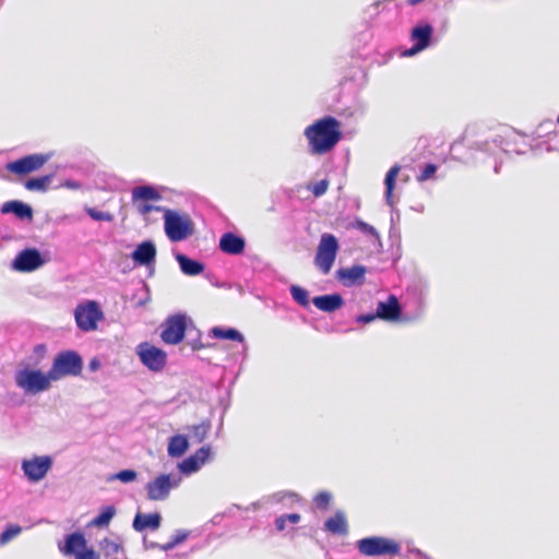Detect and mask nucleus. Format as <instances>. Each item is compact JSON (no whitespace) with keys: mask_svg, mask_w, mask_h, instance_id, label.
<instances>
[{"mask_svg":"<svg viewBox=\"0 0 559 559\" xmlns=\"http://www.w3.org/2000/svg\"><path fill=\"white\" fill-rule=\"evenodd\" d=\"M312 155H323L332 151L342 138L341 123L334 117H324L305 129Z\"/></svg>","mask_w":559,"mask_h":559,"instance_id":"f257e3e1","label":"nucleus"},{"mask_svg":"<svg viewBox=\"0 0 559 559\" xmlns=\"http://www.w3.org/2000/svg\"><path fill=\"white\" fill-rule=\"evenodd\" d=\"M83 361L74 350H64L56 355L52 366L49 369L50 378L57 381L68 376H79L82 372Z\"/></svg>","mask_w":559,"mask_h":559,"instance_id":"f03ea898","label":"nucleus"},{"mask_svg":"<svg viewBox=\"0 0 559 559\" xmlns=\"http://www.w3.org/2000/svg\"><path fill=\"white\" fill-rule=\"evenodd\" d=\"M165 233L169 240L177 242L187 239L193 234L191 219L186 215H179L171 210H164Z\"/></svg>","mask_w":559,"mask_h":559,"instance_id":"7ed1b4c3","label":"nucleus"},{"mask_svg":"<svg viewBox=\"0 0 559 559\" xmlns=\"http://www.w3.org/2000/svg\"><path fill=\"white\" fill-rule=\"evenodd\" d=\"M338 249V241L334 235L325 233L321 236L314 257V264L323 274L326 275L331 272Z\"/></svg>","mask_w":559,"mask_h":559,"instance_id":"20e7f679","label":"nucleus"},{"mask_svg":"<svg viewBox=\"0 0 559 559\" xmlns=\"http://www.w3.org/2000/svg\"><path fill=\"white\" fill-rule=\"evenodd\" d=\"M357 548L364 556H397L401 552V546L397 542L380 536L358 540Z\"/></svg>","mask_w":559,"mask_h":559,"instance_id":"39448f33","label":"nucleus"},{"mask_svg":"<svg viewBox=\"0 0 559 559\" xmlns=\"http://www.w3.org/2000/svg\"><path fill=\"white\" fill-rule=\"evenodd\" d=\"M59 550L64 556H74V559H100L93 548L87 547V542L80 532L67 535L64 544L59 546Z\"/></svg>","mask_w":559,"mask_h":559,"instance_id":"423d86ee","label":"nucleus"},{"mask_svg":"<svg viewBox=\"0 0 559 559\" xmlns=\"http://www.w3.org/2000/svg\"><path fill=\"white\" fill-rule=\"evenodd\" d=\"M51 381L50 371L45 374L39 370H22L16 374V384L31 393L46 391Z\"/></svg>","mask_w":559,"mask_h":559,"instance_id":"0eeeda50","label":"nucleus"},{"mask_svg":"<svg viewBox=\"0 0 559 559\" xmlns=\"http://www.w3.org/2000/svg\"><path fill=\"white\" fill-rule=\"evenodd\" d=\"M136 354L141 360V362L151 371L158 372L164 369L167 362V355L166 353L147 343L143 342L138 345L136 347Z\"/></svg>","mask_w":559,"mask_h":559,"instance_id":"6e6552de","label":"nucleus"},{"mask_svg":"<svg viewBox=\"0 0 559 559\" xmlns=\"http://www.w3.org/2000/svg\"><path fill=\"white\" fill-rule=\"evenodd\" d=\"M187 318L182 314H175L165 320L160 338L165 344H179L186 334Z\"/></svg>","mask_w":559,"mask_h":559,"instance_id":"1a4fd4ad","label":"nucleus"},{"mask_svg":"<svg viewBox=\"0 0 559 559\" xmlns=\"http://www.w3.org/2000/svg\"><path fill=\"white\" fill-rule=\"evenodd\" d=\"M179 481V478H174L168 474L158 475L155 479L146 484L147 499L152 501L167 499L171 489L176 488Z\"/></svg>","mask_w":559,"mask_h":559,"instance_id":"9d476101","label":"nucleus"},{"mask_svg":"<svg viewBox=\"0 0 559 559\" xmlns=\"http://www.w3.org/2000/svg\"><path fill=\"white\" fill-rule=\"evenodd\" d=\"M103 319L96 301H88L86 305H80L75 309V321L82 331H93L97 328V322Z\"/></svg>","mask_w":559,"mask_h":559,"instance_id":"9b49d317","label":"nucleus"},{"mask_svg":"<svg viewBox=\"0 0 559 559\" xmlns=\"http://www.w3.org/2000/svg\"><path fill=\"white\" fill-rule=\"evenodd\" d=\"M48 155L45 154H31L8 163L5 168L10 173L23 177L40 169L48 162Z\"/></svg>","mask_w":559,"mask_h":559,"instance_id":"f8f14e48","label":"nucleus"},{"mask_svg":"<svg viewBox=\"0 0 559 559\" xmlns=\"http://www.w3.org/2000/svg\"><path fill=\"white\" fill-rule=\"evenodd\" d=\"M50 467L51 460L49 456H36L32 460H25L22 463V469L24 474L32 481H38L43 479Z\"/></svg>","mask_w":559,"mask_h":559,"instance_id":"ddd939ff","label":"nucleus"},{"mask_svg":"<svg viewBox=\"0 0 559 559\" xmlns=\"http://www.w3.org/2000/svg\"><path fill=\"white\" fill-rule=\"evenodd\" d=\"M44 264V260L37 249L22 250L14 259L13 266L21 272H32Z\"/></svg>","mask_w":559,"mask_h":559,"instance_id":"4468645a","label":"nucleus"},{"mask_svg":"<svg viewBox=\"0 0 559 559\" xmlns=\"http://www.w3.org/2000/svg\"><path fill=\"white\" fill-rule=\"evenodd\" d=\"M432 32V26L429 24L418 25L414 27L411 37L412 40L415 41V44L409 50L405 52V55L412 56L427 48L430 44Z\"/></svg>","mask_w":559,"mask_h":559,"instance_id":"2eb2a0df","label":"nucleus"},{"mask_svg":"<svg viewBox=\"0 0 559 559\" xmlns=\"http://www.w3.org/2000/svg\"><path fill=\"white\" fill-rule=\"evenodd\" d=\"M402 309L394 295H390L385 301H380L377 307L378 319L384 321H396L400 319Z\"/></svg>","mask_w":559,"mask_h":559,"instance_id":"dca6fc26","label":"nucleus"},{"mask_svg":"<svg viewBox=\"0 0 559 559\" xmlns=\"http://www.w3.org/2000/svg\"><path fill=\"white\" fill-rule=\"evenodd\" d=\"M245 239L235 235L234 233H225L219 240V249L226 254H241L245 250Z\"/></svg>","mask_w":559,"mask_h":559,"instance_id":"f3484780","label":"nucleus"},{"mask_svg":"<svg viewBox=\"0 0 559 559\" xmlns=\"http://www.w3.org/2000/svg\"><path fill=\"white\" fill-rule=\"evenodd\" d=\"M367 270L362 265H353L352 267H343L337 270V278L343 282L344 285L350 286L354 284H362L365 281V274Z\"/></svg>","mask_w":559,"mask_h":559,"instance_id":"a211bd4d","label":"nucleus"},{"mask_svg":"<svg viewBox=\"0 0 559 559\" xmlns=\"http://www.w3.org/2000/svg\"><path fill=\"white\" fill-rule=\"evenodd\" d=\"M312 302L319 310L331 313L343 307L344 299L340 294H330L317 296Z\"/></svg>","mask_w":559,"mask_h":559,"instance_id":"6ab92c4d","label":"nucleus"},{"mask_svg":"<svg viewBox=\"0 0 559 559\" xmlns=\"http://www.w3.org/2000/svg\"><path fill=\"white\" fill-rule=\"evenodd\" d=\"M134 262L139 263L140 265H148L151 264L155 258H156V248L153 242L151 241H143L131 254Z\"/></svg>","mask_w":559,"mask_h":559,"instance_id":"aec40b11","label":"nucleus"},{"mask_svg":"<svg viewBox=\"0 0 559 559\" xmlns=\"http://www.w3.org/2000/svg\"><path fill=\"white\" fill-rule=\"evenodd\" d=\"M207 459V450L204 448H201L197 453L193 455H190L186 460H183L181 463L178 464V468L185 473L190 474L200 468L202 464L205 463Z\"/></svg>","mask_w":559,"mask_h":559,"instance_id":"412c9836","label":"nucleus"},{"mask_svg":"<svg viewBox=\"0 0 559 559\" xmlns=\"http://www.w3.org/2000/svg\"><path fill=\"white\" fill-rule=\"evenodd\" d=\"M160 515L158 513L136 514L133 520V527L138 532L146 528L156 530L160 525Z\"/></svg>","mask_w":559,"mask_h":559,"instance_id":"4be33fe9","label":"nucleus"},{"mask_svg":"<svg viewBox=\"0 0 559 559\" xmlns=\"http://www.w3.org/2000/svg\"><path fill=\"white\" fill-rule=\"evenodd\" d=\"M324 528L334 535L347 534L348 526L345 515L342 512H336L325 521Z\"/></svg>","mask_w":559,"mask_h":559,"instance_id":"5701e85b","label":"nucleus"},{"mask_svg":"<svg viewBox=\"0 0 559 559\" xmlns=\"http://www.w3.org/2000/svg\"><path fill=\"white\" fill-rule=\"evenodd\" d=\"M1 212L3 214L13 213L19 218H32L33 216L31 206L20 201L5 202L1 207Z\"/></svg>","mask_w":559,"mask_h":559,"instance_id":"b1692460","label":"nucleus"},{"mask_svg":"<svg viewBox=\"0 0 559 559\" xmlns=\"http://www.w3.org/2000/svg\"><path fill=\"white\" fill-rule=\"evenodd\" d=\"M176 260L178 261L181 271L187 275L194 276L204 270V265L202 263L191 260L185 254H177Z\"/></svg>","mask_w":559,"mask_h":559,"instance_id":"393cba45","label":"nucleus"},{"mask_svg":"<svg viewBox=\"0 0 559 559\" xmlns=\"http://www.w3.org/2000/svg\"><path fill=\"white\" fill-rule=\"evenodd\" d=\"M52 177V175H46L27 179L24 182V188L28 191L46 192L51 185Z\"/></svg>","mask_w":559,"mask_h":559,"instance_id":"a878e982","label":"nucleus"},{"mask_svg":"<svg viewBox=\"0 0 559 559\" xmlns=\"http://www.w3.org/2000/svg\"><path fill=\"white\" fill-rule=\"evenodd\" d=\"M187 450L188 440L185 436L177 435L170 438L167 449L170 456H181Z\"/></svg>","mask_w":559,"mask_h":559,"instance_id":"bb28decb","label":"nucleus"},{"mask_svg":"<svg viewBox=\"0 0 559 559\" xmlns=\"http://www.w3.org/2000/svg\"><path fill=\"white\" fill-rule=\"evenodd\" d=\"M400 170V165H394L389 169V171L385 175V199L390 205H392L393 190L395 188V182Z\"/></svg>","mask_w":559,"mask_h":559,"instance_id":"cd10ccee","label":"nucleus"},{"mask_svg":"<svg viewBox=\"0 0 559 559\" xmlns=\"http://www.w3.org/2000/svg\"><path fill=\"white\" fill-rule=\"evenodd\" d=\"M212 336L219 340H230L238 343L243 342L242 334L234 328H212Z\"/></svg>","mask_w":559,"mask_h":559,"instance_id":"c85d7f7f","label":"nucleus"},{"mask_svg":"<svg viewBox=\"0 0 559 559\" xmlns=\"http://www.w3.org/2000/svg\"><path fill=\"white\" fill-rule=\"evenodd\" d=\"M159 198V193L153 187L150 186H140L134 188L132 191V199L134 202L138 200H158Z\"/></svg>","mask_w":559,"mask_h":559,"instance_id":"c756f323","label":"nucleus"},{"mask_svg":"<svg viewBox=\"0 0 559 559\" xmlns=\"http://www.w3.org/2000/svg\"><path fill=\"white\" fill-rule=\"evenodd\" d=\"M116 513L112 506L106 507L96 518L93 519L92 525L97 527L107 526Z\"/></svg>","mask_w":559,"mask_h":559,"instance_id":"7c9ffc66","label":"nucleus"},{"mask_svg":"<svg viewBox=\"0 0 559 559\" xmlns=\"http://www.w3.org/2000/svg\"><path fill=\"white\" fill-rule=\"evenodd\" d=\"M290 294H292L294 300L297 304H299L300 306H302V307L309 306V294L305 288L297 286V285H293L290 287Z\"/></svg>","mask_w":559,"mask_h":559,"instance_id":"2f4dec72","label":"nucleus"},{"mask_svg":"<svg viewBox=\"0 0 559 559\" xmlns=\"http://www.w3.org/2000/svg\"><path fill=\"white\" fill-rule=\"evenodd\" d=\"M332 495L329 491H320L313 497V503L317 509L326 511L330 507Z\"/></svg>","mask_w":559,"mask_h":559,"instance_id":"473e14b6","label":"nucleus"},{"mask_svg":"<svg viewBox=\"0 0 559 559\" xmlns=\"http://www.w3.org/2000/svg\"><path fill=\"white\" fill-rule=\"evenodd\" d=\"M437 169H438V167L436 164L429 163V164L425 165V167L423 168L420 174H418L416 176V180L418 182H424V181H427V180L433 178L437 173Z\"/></svg>","mask_w":559,"mask_h":559,"instance_id":"72a5a7b5","label":"nucleus"},{"mask_svg":"<svg viewBox=\"0 0 559 559\" xmlns=\"http://www.w3.org/2000/svg\"><path fill=\"white\" fill-rule=\"evenodd\" d=\"M22 528L19 525H10L0 535V543L5 545L11 539L16 537L21 533Z\"/></svg>","mask_w":559,"mask_h":559,"instance_id":"f704fd0d","label":"nucleus"},{"mask_svg":"<svg viewBox=\"0 0 559 559\" xmlns=\"http://www.w3.org/2000/svg\"><path fill=\"white\" fill-rule=\"evenodd\" d=\"M136 472L133 469H123L111 476V479H118L122 483H131L136 479Z\"/></svg>","mask_w":559,"mask_h":559,"instance_id":"c9c22d12","label":"nucleus"},{"mask_svg":"<svg viewBox=\"0 0 559 559\" xmlns=\"http://www.w3.org/2000/svg\"><path fill=\"white\" fill-rule=\"evenodd\" d=\"M86 212L95 221H100V222L112 221V215L108 212L97 211L96 209H93V207L87 209Z\"/></svg>","mask_w":559,"mask_h":559,"instance_id":"e433bc0d","label":"nucleus"},{"mask_svg":"<svg viewBox=\"0 0 559 559\" xmlns=\"http://www.w3.org/2000/svg\"><path fill=\"white\" fill-rule=\"evenodd\" d=\"M353 227L360 230L364 234H367V235H371V236L377 235L376 228L361 219H356L353 223Z\"/></svg>","mask_w":559,"mask_h":559,"instance_id":"4c0bfd02","label":"nucleus"},{"mask_svg":"<svg viewBox=\"0 0 559 559\" xmlns=\"http://www.w3.org/2000/svg\"><path fill=\"white\" fill-rule=\"evenodd\" d=\"M328 188H329V181L326 179H323V180L316 182L309 189L312 192V194L318 198V197L323 195L328 191Z\"/></svg>","mask_w":559,"mask_h":559,"instance_id":"58836bf2","label":"nucleus"},{"mask_svg":"<svg viewBox=\"0 0 559 559\" xmlns=\"http://www.w3.org/2000/svg\"><path fill=\"white\" fill-rule=\"evenodd\" d=\"M152 211H163V207L160 206H154V205H151V204H141L139 206V212L142 214V215H147L150 214Z\"/></svg>","mask_w":559,"mask_h":559,"instance_id":"ea45409f","label":"nucleus"},{"mask_svg":"<svg viewBox=\"0 0 559 559\" xmlns=\"http://www.w3.org/2000/svg\"><path fill=\"white\" fill-rule=\"evenodd\" d=\"M378 319L377 312L376 313H367V314H360L357 317V322L359 323H370Z\"/></svg>","mask_w":559,"mask_h":559,"instance_id":"a19ab883","label":"nucleus"},{"mask_svg":"<svg viewBox=\"0 0 559 559\" xmlns=\"http://www.w3.org/2000/svg\"><path fill=\"white\" fill-rule=\"evenodd\" d=\"M287 520L285 515H281L275 520V527L278 532H282L286 528Z\"/></svg>","mask_w":559,"mask_h":559,"instance_id":"79ce46f5","label":"nucleus"},{"mask_svg":"<svg viewBox=\"0 0 559 559\" xmlns=\"http://www.w3.org/2000/svg\"><path fill=\"white\" fill-rule=\"evenodd\" d=\"M287 522L292 523V524H297L300 522V514L298 513H290V514H284Z\"/></svg>","mask_w":559,"mask_h":559,"instance_id":"37998d69","label":"nucleus"},{"mask_svg":"<svg viewBox=\"0 0 559 559\" xmlns=\"http://www.w3.org/2000/svg\"><path fill=\"white\" fill-rule=\"evenodd\" d=\"M185 538H186V535L176 537V539L174 542H171L165 546V549H169V548L174 547L176 544L182 542Z\"/></svg>","mask_w":559,"mask_h":559,"instance_id":"c03bdc74","label":"nucleus"},{"mask_svg":"<svg viewBox=\"0 0 559 559\" xmlns=\"http://www.w3.org/2000/svg\"><path fill=\"white\" fill-rule=\"evenodd\" d=\"M90 366L93 370H96L99 367V362L97 360H92Z\"/></svg>","mask_w":559,"mask_h":559,"instance_id":"a18cd8bd","label":"nucleus"},{"mask_svg":"<svg viewBox=\"0 0 559 559\" xmlns=\"http://www.w3.org/2000/svg\"><path fill=\"white\" fill-rule=\"evenodd\" d=\"M557 123L559 124V114H558V117H557Z\"/></svg>","mask_w":559,"mask_h":559,"instance_id":"49530a36","label":"nucleus"}]
</instances>
